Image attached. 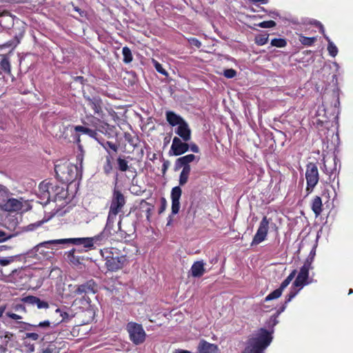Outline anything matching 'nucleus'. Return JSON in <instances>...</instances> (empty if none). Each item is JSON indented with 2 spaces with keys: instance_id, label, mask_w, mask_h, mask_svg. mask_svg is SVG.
<instances>
[{
  "instance_id": "5fc2aeb1",
  "label": "nucleus",
  "mask_w": 353,
  "mask_h": 353,
  "mask_svg": "<svg viewBox=\"0 0 353 353\" xmlns=\"http://www.w3.org/2000/svg\"><path fill=\"white\" fill-rule=\"evenodd\" d=\"M189 148L193 152L198 153L199 152V148L195 143H192L189 145Z\"/></svg>"
},
{
  "instance_id": "ea45409f",
  "label": "nucleus",
  "mask_w": 353,
  "mask_h": 353,
  "mask_svg": "<svg viewBox=\"0 0 353 353\" xmlns=\"http://www.w3.org/2000/svg\"><path fill=\"white\" fill-rule=\"evenodd\" d=\"M327 50L330 55L332 57H336L338 53V49L333 42H330V43H328Z\"/></svg>"
},
{
  "instance_id": "f8f14e48",
  "label": "nucleus",
  "mask_w": 353,
  "mask_h": 353,
  "mask_svg": "<svg viewBox=\"0 0 353 353\" xmlns=\"http://www.w3.org/2000/svg\"><path fill=\"white\" fill-rule=\"evenodd\" d=\"M183 141L178 137H174L172 139V145L169 151L170 155L179 156L189 150V144Z\"/></svg>"
},
{
  "instance_id": "ddd939ff",
  "label": "nucleus",
  "mask_w": 353,
  "mask_h": 353,
  "mask_svg": "<svg viewBox=\"0 0 353 353\" xmlns=\"http://www.w3.org/2000/svg\"><path fill=\"white\" fill-rule=\"evenodd\" d=\"M22 324L23 325V328L25 330H32V329H34V330L38 332L40 335L44 334L50 332V330L53 329L54 327L52 325V323L48 320L40 322L38 324H30L29 323L26 322H22Z\"/></svg>"
},
{
  "instance_id": "dca6fc26",
  "label": "nucleus",
  "mask_w": 353,
  "mask_h": 353,
  "mask_svg": "<svg viewBox=\"0 0 353 353\" xmlns=\"http://www.w3.org/2000/svg\"><path fill=\"white\" fill-rule=\"evenodd\" d=\"M83 98L87 101L88 105L93 110L94 114L100 115L102 113V100L99 96H94L91 97L84 93Z\"/></svg>"
},
{
  "instance_id": "6e6d98bb",
  "label": "nucleus",
  "mask_w": 353,
  "mask_h": 353,
  "mask_svg": "<svg viewBox=\"0 0 353 353\" xmlns=\"http://www.w3.org/2000/svg\"><path fill=\"white\" fill-rule=\"evenodd\" d=\"M166 208V200L165 198H161V205L159 210V213H162Z\"/></svg>"
},
{
  "instance_id": "f257e3e1",
  "label": "nucleus",
  "mask_w": 353,
  "mask_h": 353,
  "mask_svg": "<svg viewBox=\"0 0 353 353\" xmlns=\"http://www.w3.org/2000/svg\"><path fill=\"white\" fill-rule=\"evenodd\" d=\"M272 340L271 333L261 328L250 336L243 353H263Z\"/></svg>"
},
{
  "instance_id": "f704fd0d",
  "label": "nucleus",
  "mask_w": 353,
  "mask_h": 353,
  "mask_svg": "<svg viewBox=\"0 0 353 353\" xmlns=\"http://www.w3.org/2000/svg\"><path fill=\"white\" fill-rule=\"evenodd\" d=\"M271 45L277 48H283L286 46L287 41L284 39H273L271 41Z\"/></svg>"
},
{
  "instance_id": "72a5a7b5",
  "label": "nucleus",
  "mask_w": 353,
  "mask_h": 353,
  "mask_svg": "<svg viewBox=\"0 0 353 353\" xmlns=\"http://www.w3.org/2000/svg\"><path fill=\"white\" fill-rule=\"evenodd\" d=\"M282 294V292L278 288L271 292L265 298V301H269L279 298Z\"/></svg>"
},
{
  "instance_id": "0eeeda50",
  "label": "nucleus",
  "mask_w": 353,
  "mask_h": 353,
  "mask_svg": "<svg viewBox=\"0 0 353 353\" xmlns=\"http://www.w3.org/2000/svg\"><path fill=\"white\" fill-rule=\"evenodd\" d=\"M131 341L135 345L143 343L146 337V333L141 324L129 322L126 325Z\"/></svg>"
},
{
  "instance_id": "13d9d810",
  "label": "nucleus",
  "mask_w": 353,
  "mask_h": 353,
  "mask_svg": "<svg viewBox=\"0 0 353 353\" xmlns=\"http://www.w3.org/2000/svg\"><path fill=\"white\" fill-rule=\"evenodd\" d=\"M191 44L195 46L197 48H200L201 46V43L196 39L193 38L190 41Z\"/></svg>"
},
{
  "instance_id": "4be33fe9",
  "label": "nucleus",
  "mask_w": 353,
  "mask_h": 353,
  "mask_svg": "<svg viewBox=\"0 0 353 353\" xmlns=\"http://www.w3.org/2000/svg\"><path fill=\"white\" fill-rule=\"evenodd\" d=\"M199 353H217L218 347L216 345L202 341L198 346Z\"/></svg>"
},
{
  "instance_id": "4468645a",
  "label": "nucleus",
  "mask_w": 353,
  "mask_h": 353,
  "mask_svg": "<svg viewBox=\"0 0 353 353\" xmlns=\"http://www.w3.org/2000/svg\"><path fill=\"white\" fill-rule=\"evenodd\" d=\"M26 201L23 198H10L7 199L1 205V208L7 212H18L22 210Z\"/></svg>"
},
{
  "instance_id": "cd10ccee",
  "label": "nucleus",
  "mask_w": 353,
  "mask_h": 353,
  "mask_svg": "<svg viewBox=\"0 0 353 353\" xmlns=\"http://www.w3.org/2000/svg\"><path fill=\"white\" fill-rule=\"evenodd\" d=\"M40 353H59V351L54 343H50L46 347H43Z\"/></svg>"
},
{
  "instance_id": "0e129e2a",
  "label": "nucleus",
  "mask_w": 353,
  "mask_h": 353,
  "mask_svg": "<svg viewBox=\"0 0 353 353\" xmlns=\"http://www.w3.org/2000/svg\"><path fill=\"white\" fill-rule=\"evenodd\" d=\"M288 286V284L285 281H283L279 288V289L283 292V291Z\"/></svg>"
},
{
  "instance_id": "a19ab883",
  "label": "nucleus",
  "mask_w": 353,
  "mask_h": 353,
  "mask_svg": "<svg viewBox=\"0 0 353 353\" xmlns=\"http://www.w3.org/2000/svg\"><path fill=\"white\" fill-rule=\"evenodd\" d=\"M40 336L41 335L39 334V333L38 332H27V333H26L25 336L23 337V339H30L32 341H38L39 339Z\"/></svg>"
},
{
  "instance_id": "393cba45",
  "label": "nucleus",
  "mask_w": 353,
  "mask_h": 353,
  "mask_svg": "<svg viewBox=\"0 0 353 353\" xmlns=\"http://www.w3.org/2000/svg\"><path fill=\"white\" fill-rule=\"evenodd\" d=\"M312 210L316 216H318L321 214L322 212V200L320 196H316L312 200Z\"/></svg>"
},
{
  "instance_id": "e2e57ef3",
  "label": "nucleus",
  "mask_w": 353,
  "mask_h": 353,
  "mask_svg": "<svg viewBox=\"0 0 353 353\" xmlns=\"http://www.w3.org/2000/svg\"><path fill=\"white\" fill-rule=\"evenodd\" d=\"M296 274V270H294L288 276L287 279L290 280L291 281L294 278L295 275Z\"/></svg>"
},
{
  "instance_id": "1a4fd4ad",
  "label": "nucleus",
  "mask_w": 353,
  "mask_h": 353,
  "mask_svg": "<svg viewBox=\"0 0 353 353\" xmlns=\"http://www.w3.org/2000/svg\"><path fill=\"white\" fill-rule=\"evenodd\" d=\"M114 221V220L109 218L107 219L106 225L103 231L100 234L92 236L94 245H105L112 239V236L113 234L112 230Z\"/></svg>"
},
{
  "instance_id": "e433bc0d",
  "label": "nucleus",
  "mask_w": 353,
  "mask_h": 353,
  "mask_svg": "<svg viewBox=\"0 0 353 353\" xmlns=\"http://www.w3.org/2000/svg\"><path fill=\"white\" fill-rule=\"evenodd\" d=\"M46 221V220H41V221H37L34 223L29 224L28 225H27L25 228V230L26 231H33V230H36L37 228H38L39 227H40Z\"/></svg>"
},
{
  "instance_id": "f3484780",
  "label": "nucleus",
  "mask_w": 353,
  "mask_h": 353,
  "mask_svg": "<svg viewBox=\"0 0 353 353\" xmlns=\"http://www.w3.org/2000/svg\"><path fill=\"white\" fill-rule=\"evenodd\" d=\"M196 160V162L199 161V157H196L194 154H190L185 156L178 158L174 164V170H178L182 168H191L190 163Z\"/></svg>"
},
{
  "instance_id": "9b49d317",
  "label": "nucleus",
  "mask_w": 353,
  "mask_h": 353,
  "mask_svg": "<svg viewBox=\"0 0 353 353\" xmlns=\"http://www.w3.org/2000/svg\"><path fill=\"white\" fill-rule=\"evenodd\" d=\"M270 220V219H268L265 216L263 217L261 221L259 223L258 230L253 237L252 241L251 243L252 246L261 243L266 239Z\"/></svg>"
},
{
  "instance_id": "774afa93",
  "label": "nucleus",
  "mask_w": 353,
  "mask_h": 353,
  "mask_svg": "<svg viewBox=\"0 0 353 353\" xmlns=\"http://www.w3.org/2000/svg\"><path fill=\"white\" fill-rule=\"evenodd\" d=\"M174 353H190L188 350H176Z\"/></svg>"
},
{
  "instance_id": "39448f33",
  "label": "nucleus",
  "mask_w": 353,
  "mask_h": 353,
  "mask_svg": "<svg viewBox=\"0 0 353 353\" xmlns=\"http://www.w3.org/2000/svg\"><path fill=\"white\" fill-rule=\"evenodd\" d=\"M54 171L57 178L63 183H71L78 176V168L67 161L56 163Z\"/></svg>"
},
{
  "instance_id": "49530a36",
  "label": "nucleus",
  "mask_w": 353,
  "mask_h": 353,
  "mask_svg": "<svg viewBox=\"0 0 353 353\" xmlns=\"http://www.w3.org/2000/svg\"><path fill=\"white\" fill-rule=\"evenodd\" d=\"M124 138H125V140L126 141H128L130 145H136V143H134V138L130 133L125 132L124 134Z\"/></svg>"
},
{
  "instance_id": "423d86ee",
  "label": "nucleus",
  "mask_w": 353,
  "mask_h": 353,
  "mask_svg": "<svg viewBox=\"0 0 353 353\" xmlns=\"http://www.w3.org/2000/svg\"><path fill=\"white\" fill-rule=\"evenodd\" d=\"M125 203V196L116 185L112 191L108 218L115 220L117 215L122 211Z\"/></svg>"
},
{
  "instance_id": "864d4df0",
  "label": "nucleus",
  "mask_w": 353,
  "mask_h": 353,
  "mask_svg": "<svg viewBox=\"0 0 353 353\" xmlns=\"http://www.w3.org/2000/svg\"><path fill=\"white\" fill-rule=\"evenodd\" d=\"M14 308L16 311L18 312H26V307L23 304H17Z\"/></svg>"
},
{
  "instance_id": "20e7f679",
  "label": "nucleus",
  "mask_w": 353,
  "mask_h": 353,
  "mask_svg": "<svg viewBox=\"0 0 353 353\" xmlns=\"http://www.w3.org/2000/svg\"><path fill=\"white\" fill-rule=\"evenodd\" d=\"M191 171V168H183L179 179V186H175L172 189L171 191V199H172V214H176L180 209V198L182 194V190L180 186H183L187 183L189 179V175Z\"/></svg>"
},
{
  "instance_id": "603ef678",
  "label": "nucleus",
  "mask_w": 353,
  "mask_h": 353,
  "mask_svg": "<svg viewBox=\"0 0 353 353\" xmlns=\"http://www.w3.org/2000/svg\"><path fill=\"white\" fill-rule=\"evenodd\" d=\"M6 315L11 318L12 319H14V320H19V319H21L22 317L17 314H14V313H12V312H7L6 313Z\"/></svg>"
},
{
  "instance_id": "8fccbe9b",
  "label": "nucleus",
  "mask_w": 353,
  "mask_h": 353,
  "mask_svg": "<svg viewBox=\"0 0 353 353\" xmlns=\"http://www.w3.org/2000/svg\"><path fill=\"white\" fill-rule=\"evenodd\" d=\"M3 337L6 340V343H8L10 341L12 340L13 337V334L9 332H5L4 335L1 336Z\"/></svg>"
},
{
  "instance_id": "7c9ffc66",
  "label": "nucleus",
  "mask_w": 353,
  "mask_h": 353,
  "mask_svg": "<svg viewBox=\"0 0 353 353\" xmlns=\"http://www.w3.org/2000/svg\"><path fill=\"white\" fill-rule=\"evenodd\" d=\"M117 235L121 239L125 240H127V238L130 236V234L121 228V220H120L118 223V231L117 232Z\"/></svg>"
},
{
  "instance_id": "f03ea898",
  "label": "nucleus",
  "mask_w": 353,
  "mask_h": 353,
  "mask_svg": "<svg viewBox=\"0 0 353 353\" xmlns=\"http://www.w3.org/2000/svg\"><path fill=\"white\" fill-rule=\"evenodd\" d=\"M116 248H107L101 250V254L105 261V266L108 270L116 272L122 269L128 262V257Z\"/></svg>"
},
{
  "instance_id": "c03bdc74",
  "label": "nucleus",
  "mask_w": 353,
  "mask_h": 353,
  "mask_svg": "<svg viewBox=\"0 0 353 353\" xmlns=\"http://www.w3.org/2000/svg\"><path fill=\"white\" fill-rule=\"evenodd\" d=\"M14 236V234H9L3 230H0V243L6 241Z\"/></svg>"
},
{
  "instance_id": "a211bd4d",
  "label": "nucleus",
  "mask_w": 353,
  "mask_h": 353,
  "mask_svg": "<svg viewBox=\"0 0 353 353\" xmlns=\"http://www.w3.org/2000/svg\"><path fill=\"white\" fill-rule=\"evenodd\" d=\"M175 133L183 141H188L191 139V130L185 121L177 126Z\"/></svg>"
},
{
  "instance_id": "473e14b6",
  "label": "nucleus",
  "mask_w": 353,
  "mask_h": 353,
  "mask_svg": "<svg viewBox=\"0 0 353 353\" xmlns=\"http://www.w3.org/2000/svg\"><path fill=\"white\" fill-rule=\"evenodd\" d=\"M103 145V147L104 148V149L108 152L110 153V151L109 150H112V151H114V152H117V150H118V145H116L115 143H112V142H110V141H106L105 143H102L101 144Z\"/></svg>"
},
{
  "instance_id": "bf43d9fd",
  "label": "nucleus",
  "mask_w": 353,
  "mask_h": 353,
  "mask_svg": "<svg viewBox=\"0 0 353 353\" xmlns=\"http://www.w3.org/2000/svg\"><path fill=\"white\" fill-rule=\"evenodd\" d=\"M311 23L315 25L316 26L319 27L321 32L324 34V28H323V25L319 21L314 20Z\"/></svg>"
},
{
  "instance_id": "a18cd8bd",
  "label": "nucleus",
  "mask_w": 353,
  "mask_h": 353,
  "mask_svg": "<svg viewBox=\"0 0 353 353\" xmlns=\"http://www.w3.org/2000/svg\"><path fill=\"white\" fill-rule=\"evenodd\" d=\"M112 164H111V161H110V157H106V164L104 166V172L106 173V174H109L112 170Z\"/></svg>"
},
{
  "instance_id": "680f3d73",
  "label": "nucleus",
  "mask_w": 353,
  "mask_h": 353,
  "mask_svg": "<svg viewBox=\"0 0 353 353\" xmlns=\"http://www.w3.org/2000/svg\"><path fill=\"white\" fill-rule=\"evenodd\" d=\"M0 192L6 194L9 192V190L6 186L0 185Z\"/></svg>"
},
{
  "instance_id": "6ab92c4d",
  "label": "nucleus",
  "mask_w": 353,
  "mask_h": 353,
  "mask_svg": "<svg viewBox=\"0 0 353 353\" xmlns=\"http://www.w3.org/2000/svg\"><path fill=\"white\" fill-rule=\"evenodd\" d=\"M22 301L30 305H36L38 309H48L49 307V304L47 301L41 300L34 296H26L23 298Z\"/></svg>"
},
{
  "instance_id": "c85d7f7f",
  "label": "nucleus",
  "mask_w": 353,
  "mask_h": 353,
  "mask_svg": "<svg viewBox=\"0 0 353 353\" xmlns=\"http://www.w3.org/2000/svg\"><path fill=\"white\" fill-rule=\"evenodd\" d=\"M128 161L121 157L117 159L118 168L121 172H125L128 170L129 166Z\"/></svg>"
},
{
  "instance_id": "aec40b11",
  "label": "nucleus",
  "mask_w": 353,
  "mask_h": 353,
  "mask_svg": "<svg viewBox=\"0 0 353 353\" xmlns=\"http://www.w3.org/2000/svg\"><path fill=\"white\" fill-rule=\"evenodd\" d=\"M81 252V250L79 248H73L71 250L65 252V259L72 265L74 266H78L81 264L82 259L81 256L76 255L75 253Z\"/></svg>"
},
{
  "instance_id": "7ed1b4c3",
  "label": "nucleus",
  "mask_w": 353,
  "mask_h": 353,
  "mask_svg": "<svg viewBox=\"0 0 353 353\" xmlns=\"http://www.w3.org/2000/svg\"><path fill=\"white\" fill-rule=\"evenodd\" d=\"M72 243L77 246H81L82 248H79L81 250V252L84 250L87 252L94 248V243L92 237H83V238H70V239H61L56 240H50L40 243L38 244L35 249L39 251V248L45 247L50 248V245L57 246L59 244Z\"/></svg>"
},
{
  "instance_id": "5701e85b",
  "label": "nucleus",
  "mask_w": 353,
  "mask_h": 353,
  "mask_svg": "<svg viewBox=\"0 0 353 353\" xmlns=\"http://www.w3.org/2000/svg\"><path fill=\"white\" fill-rule=\"evenodd\" d=\"M166 119L169 124L172 126H178L182 123V122L185 121V120L181 117L172 111L166 112Z\"/></svg>"
},
{
  "instance_id": "4d7b16f0",
  "label": "nucleus",
  "mask_w": 353,
  "mask_h": 353,
  "mask_svg": "<svg viewBox=\"0 0 353 353\" xmlns=\"http://www.w3.org/2000/svg\"><path fill=\"white\" fill-rule=\"evenodd\" d=\"M19 41L14 43L13 41H9L2 45V48H8V47H15L17 43H19Z\"/></svg>"
},
{
  "instance_id": "79ce46f5",
  "label": "nucleus",
  "mask_w": 353,
  "mask_h": 353,
  "mask_svg": "<svg viewBox=\"0 0 353 353\" xmlns=\"http://www.w3.org/2000/svg\"><path fill=\"white\" fill-rule=\"evenodd\" d=\"M154 68H155L156 70L158 72H159V73H161V74H163V75H165L166 77L168 75L167 71L162 67L161 64H160L157 61H154Z\"/></svg>"
},
{
  "instance_id": "6e6552de",
  "label": "nucleus",
  "mask_w": 353,
  "mask_h": 353,
  "mask_svg": "<svg viewBox=\"0 0 353 353\" xmlns=\"http://www.w3.org/2000/svg\"><path fill=\"white\" fill-rule=\"evenodd\" d=\"M305 179L307 182L306 192L311 193L319 180V170L314 163H309L306 165Z\"/></svg>"
},
{
  "instance_id": "de8ad7c7",
  "label": "nucleus",
  "mask_w": 353,
  "mask_h": 353,
  "mask_svg": "<svg viewBox=\"0 0 353 353\" xmlns=\"http://www.w3.org/2000/svg\"><path fill=\"white\" fill-rule=\"evenodd\" d=\"M39 191L41 194H42V192H49L48 183H45L44 182L41 183L39 187Z\"/></svg>"
},
{
  "instance_id": "a878e982",
  "label": "nucleus",
  "mask_w": 353,
  "mask_h": 353,
  "mask_svg": "<svg viewBox=\"0 0 353 353\" xmlns=\"http://www.w3.org/2000/svg\"><path fill=\"white\" fill-rule=\"evenodd\" d=\"M74 130L76 132H81L83 134H88L89 137H90L92 138H95L98 134L95 130L81 126V125L74 126Z\"/></svg>"
},
{
  "instance_id": "4c0bfd02",
  "label": "nucleus",
  "mask_w": 353,
  "mask_h": 353,
  "mask_svg": "<svg viewBox=\"0 0 353 353\" xmlns=\"http://www.w3.org/2000/svg\"><path fill=\"white\" fill-rule=\"evenodd\" d=\"M256 26L262 28H270L276 26V23L274 21H266L255 24Z\"/></svg>"
},
{
  "instance_id": "338daca9",
  "label": "nucleus",
  "mask_w": 353,
  "mask_h": 353,
  "mask_svg": "<svg viewBox=\"0 0 353 353\" xmlns=\"http://www.w3.org/2000/svg\"><path fill=\"white\" fill-rule=\"evenodd\" d=\"M6 305H1L0 306V318L2 317L3 314L4 313L6 310Z\"/></svg>"
},
{
  "instance_id": "2eb2a0df",
  "label": "nucleus",
  "mask_w": 353,
  "mask_h": 353,
  "mask_svg": "<svg viewBox=\"0 0 353 353\" xmlns=\"http://www.w3.org/2000/svg\"><path fill=\"white\" fill-rule=\"evenodd\" d=\"M97 292V285L93 279H90L85 283L77 285L74 294H94Z\"/></svg>"
},
{
  "instance_id": "c756f323",
  "label": "nucleus",
  "mask_w": 353,
  "mask_h": 353,
  "mask_svg": "<svg viewBox=\"0 0 353 353\" xmlns=\"http://www.w3.org/2000/svg\"><path fill=\"white\" fill-rule=\"evenodd\" d=\"M255 43L258 46H263L268 41V34H259L255 37Z\"/></svg>"
},
{
  "instance_id": "69168bd1",
  "label": "nucleus",
  "mask_w": 353,
  "mask_h": 353,
  "mask_svg": "<svg viewBox=\"0 0 353 353\" xmlns=\"http://www.w3.org/2000/svg\"><path fill=\"white\" fill-rule=\"evenodd\" d=\"M250 1L252 2V3H258V2H260L263 4H265L268 3V0H249Z\"/></svg>"
},
{
  "instance_id": "412c9836",
  "label": "nucleus",
  "mask_w": 353,
  "mask_h": 353,
  "mask_svg": "<svg viewBox=\"0 0 353 353\" xmlns=\"http://www.w3.org/2000/svg\"><path fill=\"white\" fill-rule=\"evenodd\" d=\"M205 263L203 260L194 262L190 269V274L193 277H201L205 272L204 268Z\"/></svg>"
},
{
  "instance_id": "37998d69",
  "label": "nucleus",
  "mask_w": 353,
  "mask_h": 353,
  "mask_svg": "<svg viewBox=\"0 0 353 353\" xmlns=\"http://www.w3.org/2000/svg\"><path fill=\"white\" fill-rule=\"evenodd\" d=\"M223 75L228 79H232L236 75V72L232 68L226 69L223 71Z\"/></svg>"
},
{
  "instance_id": "09e8293b",
  "label": "nucleus",
  "mask_w": 353,
  "mask_h": 353,
  "mask_svg": "<svg viewBox=\"0 0 353 353\" xmlns=\"http://www.w3.org/2000/svg\"><path fill=\"white\" fill-rule=\"evenodd\" d=\"M72 8L74 11L79 13L80 17H85L86 16V12L84 10L79 8V7L75 6L74 4H72Z\"/></svg>"
},
{
  "instance_id": "c9c22d12",
  "label": "nucleus",
  "mask_w": 353,
  "mask_h": 353,
  "mask_svg": "<svg viewBox=\"0 0 353 353\" xmlns=\"http://www.w3.org/2000/svg\"><path fill=\"white\" fill-rule=\"evenodd\" d=\"M39 198L41 199L40 203L44 205L48 204L50 202V194L49 192H42L39 194Z\"/></svg>"
},
{
  "instance_id": "b1692460",
  "label": "nucleus",
  "mask_w": 353,
  "mask_h": 353,
  "mask_svg": "<svg viewBox=\"0 0 353 353\" xmlns=\"http://www.w3.org/2000/svg\"><path fill=\"white\" fill-rule=\"evenodd\" d=\"M0 68L5 73L10 74V62L8 57L5 54H0Z\"/></svg>"
},
{
  "instance_id": "052dcab7",
  "label": "nucleus",
  "mask_w": 353,
  "mask_h": 353,
  "mask_svg": "<svg viewBox=\"0 0 353 353\" xmlns=\"http://www.w3.org/2000/svg\"><path fill=\"white\" fill-rule=\"evenodd\" d=\"M10 263V260L6 258L0 259V265H7Z\"/></svg>"
},
{
  "instance_id": "58836bf2",
  "label": "nucleus",
  "mask_w": 353,
  "mask_h": 353,
  "mask_svg": "<svg viewBox=\"0 0 353 353\" xmlns=\"http://www.w3.org/2000/svg\"><path fill=\"white\" fill-rule=\"evenodd\" d=\"M296 287H294L292 285V289L290 292V293L288 294L285 300V304H288L289 302L291 301V300L295 297V296L298 294L299 291L301 290L300 288L299 290L295 289Z\"/></svg>"
},
{
  "instance_id": "3c124183",
  "label": "nucleus",
  "mask_w": 353,
  "mask_h": 353,
  "mask_svg": "<svg viewBox=\"0 0 353 353\" xmlns=\"http://www.w3.org/2000/svg\"><path fill=\"white\" fill-rule=\"evenodd\" d=\"M170 165V163L168 160H164L163 161V165H162V173L163 174H165V172H167L169 166Z\"/></svg>"
},
{
  "instance_id": "bb28decb",
  "label": "nucleus",
  "mask_w": 353,
  "mask_h": 353,
  "mask_svg": "<svg viewBox=\"0 0 353 353\" xmlns=\"http://www.w3.org/2000/svg\"><path fill=\"white\" fill-rule=\"evenodd\" d=\"M122 54L123 56V61L125 63H130L132 62V61L133 59V57H132L131 50L128 47L125 46L123 48Z\"/></svg>"
},
{
  "instance_id": "2f4dec72",
  "label": "nucleus",
  "mask_w": 353,
  "mask_h": 353,
  "mask_svg": "<svg viewBox=\"0 0 353 353\" xmlns=\"http://www.w3.org/2000/svg\"><path fill=\"white\" fill-rule=\"evenodd\" d=\"M316 41L315 37H307L301 35L299 37V41L304 46H311Z\"/></svg>"
},
{
  "instance_id": "9d476101",
  "label": "nucleus",
  "mask_w": 353,
  "mask_h": 353,
  "mask_svg": "<svg viewBox=\"0 0 353 353\" xmlns=\"http://www.w3.org/2000/svg\"><path fill=\"white\" fill-rule=\"evenodd\" d=\"M312 257L306 259L303 265L301 268L300 271L293 283L294 287H299L301 289L308 283L307 281L309 276V270L312 269Z\"/></svg>"
}]
</instances>
